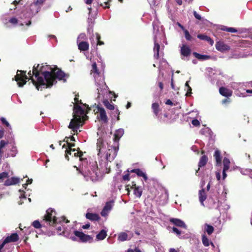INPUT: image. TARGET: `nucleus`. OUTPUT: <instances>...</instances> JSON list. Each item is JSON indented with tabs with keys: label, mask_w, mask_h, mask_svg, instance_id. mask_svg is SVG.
I'll return each instance as SVG.
<instances>
[{
	"label": "nucleus",
	"mask_w": 252,
	"mask_h": 252,
	"mask_svg": "<svg viewBox=\"0 0 252 252\" xmlns=\"http://www.w3.org/2000/svg\"><path fill=\"white\" fill-rule=\"evenodd\" d=\"M91 74H93L96 85L97 87V96L96 99L98 102L102 101L104 106L107 108L109 110H114V105L111 104L106 99L108 92H109V93H111V92L108 90V88L104 82V77L103 75L100 74V72H98L95 63H94L92 64Z\"/></svg>",
	"instance_id": "f257e3e1"
},
{
	"label": "nucleus",
	"mask_w": 252,
	"mask_h": 252,
	"mask_svg": "<svg viewBox=\"0 0 252 252\" xmlns=\"http://www.w3.org/2000/svg\"><path fill=\"white\" fill-rule=\"evenodd\" d=\"M96 144L99 165L107 169L108 163L113 160L116 157L118 147L109 145L100 138L97 139Z\"/></svg>",
	"instance_id": "f03ea898"
},
{
	"label": "nucleus",
	"mask_w": 252,
	"mask_h": 252,
	"mask_svg": "<svg viewBox=\"0 0 252 252\" xmlns=\"http://www.w3.org/2000/svg\"><path fill=\"white\" fill-rule=\"evenodd\" d=\"M53 68L47 64H38L33 67V73L38 83L46 88L50 87L54 85V78L52 71Z\"/></svg>",
	"instance_id": "7ed1b4c3"
},
{
	"label": "nucleus",
	"mask_w": 252,
	"mask_h": 252,
	"mask_svg": "<svg viewBox=\"0 0 252 252\" xmlns=\"http://www.w3.org/2000/svg\"><path fill=\"white\" fill-rule=\"evenodd\" d=\"M74 101L75 104L74 106L73 119H71L68 127L73 131H77L83 121L87 119V109L89 110V108L86 104H82L81 100H78L77 95H75Z\"/></svg>",
	"instance_id": "20e7f679"
},
{
	"label": "nucleus",
	"mask_w": 252,
	"mask_h": 252,
	"mask_svg": "<svg viewBox=\"0 0 252 252\" xmlns=\"http://www.w3.org/2000/svg\"><path fill=\"white\" fill-rule=\"evenodd\" d=\"M64 217L57 218L55 211L52 209H48L46 211V213L44 216L43 220L50 225H54L57 223H61L64 221Z\"/></svg>",
	"instance_id": "39448f33"
},
{
	"label": "nucleus",
	"mask_w": 252,
	"mask_h": 252,
	"mask_svg": "<svg viewBox=\"0 0 252 252\" xmlns=\"http://www.w3.org/2000/svg\"><path fill=\"white\" fill-rule=\"evenodd\" d=\"M66 144L67 145V148L65 147V143H64L62 146L63 148H65V158L67 160L69 159L68 155L73 154L74 157H78L80 158V160H82V156L83 155L82 152L78 151L75 149H71L72 147L74 146V144H70L68 143V140L66 141Z\"/></svg>",
	"instance_id": "423d86ee"
},
{
	"label": "nucleus",
	"mask_w": 252,
	"mask_h": 252,
	"mask_svg": "<svg viewBox=\"0 0 252 252\" xmlns=\"http://www.w3.org/2000/svg\"><path fill=\"white\" fill-rule=\"evenodd\" d=\"M153 29H154V32H155L156 31H157V32L156 33V34L154 36V44L155 46L154 47V58L155 59H158L159 57V48H160V45L158 42L157 37L158 35V21H154L153 24Z\"/></svg>",
	"instance_id": "0eeeda50"
},
{
	"label": "nucleus",
	"mask_w": 252,
	"mask_h": 252,
	"mask_svg": "<svg viewBox=\"0 0 252 252\" xmlns=\"http://www.w3.org/2000/svg\"><path fill=\"white\" fill-rule=\"evenodd\" d=\"M45 0H34V3L30 6V12H28L26 15V18L31 19L34 15L36 14L39 10L38 5L42 3Z\"/></svg>",
	"instance_id": "6e6552de"
},
{
	"label": "nucleus",
	"mask_w": 252,
	"mask_h": 252,
	"mask_svg": "<svg viewBox=\"0 0 252 252\" xmlns=\"http://www.w3.org/2000/svg\"><path fill=\"white\" fill-rule=\"evenodd\" d=\"M19 240V236L16 233L12 234L11 235L6 237L4 240L0 241V250L1 249L5 250V245L10 242H16Z\"/></svg>",
	"instance_id": "1a4fd4ad"
},
{
	"label": "nucleus",
	"mask_w": 252,
	"mask_h": 252,
	"mask_svg": "<svg viewBox=\"0 0 252 252\" xmlns=\"http://www.w3.org/2000/svg\"><path fill=\"white\" fill-rule=\"evenodd\" d=\"M28 77L26 75V72L20 70H18L17 74L15 76V80L17 82L19 87H22L26 83V79Z\"/></svg>",
	"instance_id": "9d476101"
},
{
	"label": "nucleus",
	"mask_w": 252,
	"mask_h": 252,
	"mask_svg": "<svg viewBox=\"0 0 252 252\" xmlns=\"http://www.w3.org/2000/svg\"><path fill=\"white\" fill-rule=\"evenodd\" d=\"M52 75L55 78V81L54 82V84L57 82L56 79H58L59 80H64V77L65 76V74L64 72H63L61 70L59 69L58 68H53L52 71Z\"/></svg>",
	"instance_id": "9b49d317"
},
{
	"label": "nucleus",
	"mask_w": 252,
	"mask_h": 252,
	"mask_svg": "<svg viewBox=\"0 0 252 252\" xmlns=\"http://www.w3.org/2000/svg\"><path fill=\"white\" fill-rule=\"evenodd\" d=\"M97 113V117L100 119L104 123H107L108 121L107 117L106 115V113L104 109V108L97 106V111L96 112Z\"/></svg>",
	"instance_id": "f8f14e48"
},
{
	"label": "nucleus",
	"mask_w": 252,
	"mask_h": 252,
	"mask_svg": "<svg viewBox=\"0 0 252 252\" xmlns=\"http://www.w3.org/2000/svg\"><path fill=\"white\" fill-rule=\"evenodd\" d=\"M74 233L75 236L78 237L79 240L82 242H87L92 239L90 236L85 234L82 232L74 231Z\"/></svg>",
	"instance_id": "ddd939ff"
},
{
	"label": "nucleus",
	"mask_w": 252,
	"mask_h": 252,
	"mask_svg": "<svg viewBox=\"0 0 252 252\" xmlns=\"http://www.w3.org/2000/svg\"><path fill=\"white\" fill-rule=\"evenodd\" d=\"M8 152L6 154H4V157L2 158H8L9 157H14L16 156L17 153V150L16 147L14 145V144H12L8 146Z\"/></svg>",
	"instance_id": "4468645a"
},
{
	"label": "nucleus",
	"mask_w": 252,
	"mask_h": 252,
	"mask_svg": "<svg viewBox=\"0 0 252 252\" xmlns=\"http://www.w3.org/2000/svg\"><path fill=\"white\" fill-rule=\"evenodd\" d=\"M113 201L107 202L101 212V216L103 217H106V216H107L109 212L111 210L113 207Z\"/></svg>",
	"instance_id": "2eb2a0df"
},
{
	"label": "nucleus",
	"mask_w": 252,
	"mask_h": 252,
	"mask_svg": "<svg viewBox=\"0 0 252 252\" xmlns=\"http://www.w3.org/2000/svg\"><path fill=\"white\" fill-rule=\"evenodd\" d=\"M169 220L171 223L177 226L187 228V225L181 220L179 219L171 218Z\"/></svg>",
	"instance_id": "dca6fc26"
},
{
	"label": "nucleus",
	"mask_w": 252,
	"mask_h": 252,
	"mask_svg": "<svg viewBox=\"0 0 252 252\" xmlns=\"http://www.w3.org/2000/svg\"><path fill=\"white\" fill-rule=\"evenodd\" d=\"M216 48L217 50L220 52H224L230 49V47L228 45L222 42H217L216 44Z\"/></svg>",
	"instance_id": "f3484780"
},
{
	"label": "nucleus",
	"mask_w": 252,
	"mask_h": 252,
	"mask_svg": "<svg viewBox=\"0 0 252 252\" xmlns=\"http://www.w3.org/2000/svg\"><path fill=\"white\" fill-rule=\"evenodd\" d=\"M132 236V235L131 233L130 235H128L126 232H122L118 234V240L121 242H124L125 241L129 240L131 238Z\"/></svg>",
	"instance_id": "a211bd4d"
},
{
	"label": "nucleus",
	"mask_w": 252,
	"mask_h": 252,
	"mask_svg": "<svg viewBox=\"0 0 252 252\" xmlns=\"http://www.w3.org/2000/svg\"><path fill=\"white\" fill-rule=\"evenodd\" d=\"M20 182L19 178L17 177H12L11 178H8L4 182V185L6 186H9L11 185H14Z\"/></svg>",
	"instance_id": "6ab92c4d"
},
{
	"label": "nucleus",
	"mask_w": 252,
	"mask_h": 252,
	"mask_svg": "<svg viewBox=\"0 0 252 252\" xmlns=\"http://www.w3.org/2000/svg\"><path fill=\"white\" fill-rule=\"evenodd\" d=\"M9 22L13 25L19 24V25L22 26H23L24 24L28 26L31 24V22L30 20H29L28 22L25 21L24 22H23L20 19L18 20L16 18H12L9 20Z\"/></svg>",
	"instance_id": "aec40b11"
},
{
	"label": "nucleus",
	"mask_w": 252,
	"mask_h": 252,
	"mask_svg": "<svg viewBox=\"0 0 252 252\" xmlns=\"http://www.w3.org/2000/svg\"><path fill=\"white\" fill-rule=\"evenodd\" d=\"M190 53L191 50L190 48L185 44H183L181 48V55L185 57H188L190 55Z\"/></svg>",
	"instance_id": "412c9836"
},
{
	"label": "nucleus",
	"mask_w": 252,
	"mask_h": 252,
	"mask_svg": "<svg viewBox=\"0 0 252 252\" xmlns=\"http://www.w3.org/2000/svg\"><path fill=\"white\" fill-rule=\"evenodd\" d=\"M219 92L221 95L225 97L230 96L232 94L231 90L222 87L220 88Z\"/></svg>",
	"instance_id": "4be33fe9"
},
{
	"label": "nucleus",
	"mask_w": 252,
	"mask_h": 252,
	"mask_svg": "<svg viewBox=\"0 0 252 252\" xmlns=\"http://www.w3.org/2000/svg\"><path fill=\"white\" fill-rule=\"evenodd\" d=\"M130 172L136 173L138 176L143 177L145 181L148 180V177L146 174L139 169H132Z\"/></svg>",
	"instance_id": "5701e85b"
},
{
	"label": "nucleus",
	"mask_w": 252,
	"mask_h": 252,
	"mask_svg": "<svg viewBox=\"0 0 252 252\" xmlns=\"http://www.w3.org/2000/svg\"><path fill=\"white\" fill-rule=\"evenodd\" d=\"M124 134V129L123 128H119L116 130L114 134V140L118 142Z\"/></svg>",
	"instance_id": "b1692460"
},
{
	"label": "nucleus",
	"mask_w": 252,
	"mask_h": 252,
	"mask_svg": "<svg viewBox=\"0 0 252 252\" xmlns=\"http://www.w3.org/2000/svg\"><path fill=\"white\" fill-rule=\"evenodd\" d=\"M78 49L80 51H85L89 49V45L87 42L81 41L80 42L77 43Z\"/></svg>",
	"instance_id": "393cba45"
},
{
	"label": "nucleus",
	"mask_w": 252,
	"mask_h": 252,
	"mask_svg": "<svg viewBox=\"0 0 252 252\" xmlns=\"http://www.w3.org/2000/svg\"><path fill=\"white\" fill-rule=\"evenodd\" d=\"M84 176L86 180H91L93 182L95 181L96 180V177H97V173L94 171L93 173L89 172V173L84 174Z\"/></svg>",
	"instance_id": "a878e982"
},
{
	"label": "nucleus",
	"mask_w": 252,
	"mask_h": 252,
	"mask_svg": "<svg viewBox=\"0 0 252 252\" xmlns=\"http://www.w3.org/2000/svg\"><path fill=\"white\" fill-rule=\"evenodd\" d=\"M214 157L216 161V165L217 166L220 165L221 163V157L220 151L218 150H216L214 153Z\"/></svg>",
	"instance_id": "bb28decb"
},
{
	"label": "nucleus",
	"mask_w": 252,
	"mask_h": 252,
	"mask_svg": "<svg viewBox=\"0 0 252 252\" xmlns=\"http://www.w3.org/2000/svg\"><path fill=\"white\" fill-rule=\"evenodd\" d=\"M28 75H29V76L30 77L29 79H31L32 80L33 84H34L36 86V89L38 90H40L41 87L42 86L40 85L39 83H38L37 80H36V81L33 78V75L35 76V74L33 73V70L32 71H30L28 72Z\"/></svg>",
	"instance_id": "cd10ccee"
},
{
	"label": "nucleus",
	"mask_w": 252,
	"mask_h": 252,
	"mask_svg": "<svg viewBox=\"0 0 252 252\" xmlns=\"http://www.w3.org/2000/svg\"><path fill=\"white\" fill-rule=\"evenodd\" d=\"M95 40L93 39V38H91V41L92 45L94 44L95 43V42H96V45H102L104 44V42L103 41H101L100 40V35L96 33L95 34Z\"/></svg>",
	"instance_id": "c85d7f7f"
},
{
	"label": "nucleus",
	"mask_w": 252,
	"mask_h": 252,
	"mask_svg": "<svg viewBox=\"0 0 252 252\" xmlns=\"http://www.w3.org/2000/svg\"><path fill=\"white\" fill-rule=\"evenodd\" d=\"M7 145V142L4 140H1L0 142V159L4 157V151L3 148Z\"/></svg>",
	"instance_id": "c756f323"
},
{
	"label": "nucleus",
	"mask_w": 252,
	"mask_h": 252,
	"mask_svg": "<svg viewBox=\"0 0 252 252\" xmlns=\"http://www.w3.org/2000/svg\"><path fill=\"white\" fill-rule=\"evenodd\" d=\"M214 227L207 223H205L204 225V230L205 232H206L208 235H210L212 234L214 231Z\"/></svg>",
	"instance_id": "7c9ffc66"
},
{
	"label": "nucleus",
	"mask_w": 252,
	"mask_h": 252,
	"mask_svg": "<svg viewBox=\"0 0 252 252\" xmlns=\"http://www.w3.org/2000/svg\"><path fill=\"white\" fill-rule=\"evenodd\" d=\"M199 201L202 205L204 206L203 202L206 198V194L204 189H202L199 191Z\"/></svg>",
	"instance_id": "2f4dec72"
},
{
	"label": "nucleus",
	"mask_w": 252,
	"mask_h": 252,
	"mask_svg": "<svg viewBox=\"0 0 252 252\" xmlns=\"http://www.w3.org/2000/svg\"><path fill=\"white\" fill-rule=\"evenodd\" d=\"M86 217L87 219L91 220H97L99 219V216L96 214H93L88 213L86 214Z\"/></svg>",
	"instance_id": "473e14b6"
},
{
	"label": "nucleus",
	"mask_w": 252,
	"mask_h": 252,
	"mask_svg": "<svg viewBox=\"0 0 252 252\" xmlns=\"http://www.w3.org/2000/svg\"><path fill=\"white\" fill-rule=\"evenodd\" d=\"M193 55L195 58L200 60H207L211 59V57L209 56L201 55L196 52H193Z\"/></svg>",
	"instance_id": "72a5a7b5"
},
{
	"label": "nucleus",
	"mask_w": 252,
	"mask_h": 252,
	"mask_svg": "<svg viewBox=\"0 0 252 252\" xmlns=\"http://www.w3.org/2000/svg\"><path fill=\"white\" fill-rule=\"evenodd\" d=\"M133 186H134V194L137 197H139V198L140 197V196L142 195V188L140 187H136L135 184Z\"/></svg>",
	"instance_id": "f704fd0d"
},
{
	"label": "nucleus",
	"mask_w": 252,
	"mask_h": 252,
	"mask_svg": "<svg viewBox=\"0 0 252 252\" xmlns=\"http://www.w3.org/2000/svg\"><path fill=\"white\" fill-rule=\"evenodd\" d=\"M197 37L198 38H199L200 39L208 41L211 45H213V44L214 43L213 40H212L210 37H209L207 35H203V34H198L197 35Z\"/></svg>",
	"instance_id": "c9c22d12"
},
{
	"label": "nucleus",
	"mask_w": 252,
	"mask_h": 252,
	"mask_svg": "<svg viewBox=\"0 0 252 252\" xmlns=\"http://www.w3.org/2000/svg\"><path fill=\"white\" fill-rule=\"evenodd\" d=\"M107 236L106 231L104 230H102L100 232L96 235V239L98 240H102L104 239Z\"/></svg>",
	"instance_id": "e433bc0d"
},
{
	"label": "nucleus",
	"mask_w": 252,
	"mask_h": 252,
	"mask_svg": "<svg viewBox=\"0 0 252 252\" xmlns=\"http://www.w3.org/2000/svg\"><path fill=\"white\" fill-rule=\"evenodd\" d=\"M208 161V158L206 156L204 155L202 156L200 159L199 162L198 163V166L199 167H201L204 166L207 163Z\"/></svg>",
	"instance_id": "4c0bfd02"
},
{
	"label": "nucleus",
	"mask_w": 252,
	"mask_h": 252,
	"mask_svg": "<svg viewBox=\"0 0 252 252\" xmlns=\"http://www.w3.org/2000/svg\"><path fill=\"white\" fill-rule=\"evenodd\" d=\"M202 242L205 247L209 246L211 243L205 234L202 235Z\"/></svg>",
	"instance_id": "58836bf2"
},
{
	"label": "nucleus",
	"mask_w": 252,
	"mask_h": 252,
	"mask_svg": "<svg viewBox=\"0 0 252 252\" xmlns=\"http://www.w3.org/2000/svg\"><path fill=\"white\" fill-rule=\"evenodd\" d=\"M230 162L229 159L227 158H224L223 160V169L228 170L230 167Z\"/></svg>",
	"instance_id": "ea45409f"
},
{
	"label": "nucleus",
	"mask_w": 252,
	"mask_h": 252,
	"mask_svg": "<svg viewBox=\"0 0 252 252\" xmlns=\"http://www.w3.org/2000/svg\"><path fill=\"white\" fill-rule=\"evenodd\" d=\"M152 108L153 110L154 113L156 115H157L158 113L159 105L157 103H153L152 104Z\"/></svg>",
	"instance_id": "a19ab883"
},
{
	"label": "nucleus",
	"mask_w": 252,
	"mask_h": 252,
	"mask_svg": "<svg viewBox=\"0 0 252 252\" xmlns=\"http://www.w3.org/2000/svg\"><path fill=\"white\" fill-rule=\"evenodd\" d=\"M9 177L8 173L6 172H3L0 173V182H2L4 179Z\"/></svg>",
	"instance_id": "79ce46f5"
},
{
	"label": "nucleus",
	"mask_w": 252,
	"mask_h": 252,
	"mask_svg": "<svg viewBox=\"0 0 252 252\" xmlns=\"http://www.w3.org/2000/svg\"><path fill=\"white\" fill-rule=\"evenodd\" d=\"M32 225L35 228H40L41 227V224H40V222L37 220H34L32 222Z\"/></svg>",
	"instance_id": "37998d69"
},
{
	"label": "nucleus",
	"mask_w": 252,
	"mask_h": 252,
	"mask_svg": "<svg viewBox=\"0 0 252 252\" xmlns=\"http://www.w3.org/2000/svg\"><path fill=\"white\" fill-rule=\"evenodd\" d=\"M184 32L186 39L188 40H190L191 39V36L190 35L189 32L187 30H185L184 31Z\"/></svg>",
	"instance_id": "c03bdc74"
},
{
	"label": "nucleus",
	"mask_w": 252,
	"mask_h": 252,
	"mask_svg": "<svg viewBox=\"0 0 252 252\" xmlns=\"http://www.w3.org/2000/svg\"><path fill=\"white\" fill-rule=\"evenodd\" d=\"M193 15L195 17V18L197 19V20H200V21H202L203 20V18L199 15L198 14L196 11H194L193 12Z\"/></svg>",
	"instance_id": "a18cd8bd"
},
{
	"label": "nucleus",
	"mask_w": 252,
	"mask_h": 252,
	"mask_svg": "<svg viewBox=\"0 0 252 252\" xmlns=\"http://www.w3.org/2000/svg\"><path fill=\"white\" fill-rule=\"evenodd\" d=\"M85 38H86V35L85 33L80 34L77 38V43L80 42L79 41L80 40L85 39Z\"/></svg>",
	"instance_id": "49530a36"
},
{
	"label": "nucleus",
	"mask_w": 252,
	"mask_h": 252,
	"mask_svg": "<svg viewBox=\"0 0 252 252\" xmlns=\"http://www.w3.org/2000/svg\"><path fill=\"white\" fill-rule=\"evenodd\" d=\"M0 121L2 123V124H5L7 126L9 127L10 126V124L9 123L6 121V120L3 118L2 117L0 118Z\"/></svg>",
	"instance_id": "de8ad7c7"
},
{
	"label": "nucleus",
	"mask_w": 252,
	"mask_h": 252,
	"mask_svg": "<svg viewBox=\"0 0 252 252\" xmlns=\"http://www.w3.org/2000/svg\"><path fill=\"white\" fill-rule=\"evenodd\" d=\"M172 230H173V232L176 233L178 236H180L181 232L178 228L174 227H173Z\"/></svg>",
	"instance_id": "09e8293b"
},
{
	"label": "nucleus",
	"mask_w": 252,
	"mask_h": 252,
	"mask_svg": "<svg viewBox=\"0 0 252 252\" xmlns=\"http://www.w3.org/2000/svg\"><path fill=\"white\" fill-rule=\"evenodd\" d=\"M192 124L195 126H199L200 125V122L197 119H194L191 122Z\"/></svg>",
	"instance_id": "8fccbe9b"
},
{
	"label": "nucleus",
	"mask_w": 252,
	"mask_h": 252,
	"mask_svg": "<svg viewBox=\"0 0 252 252\" xmlns=\"http://www.w3.org/2000/svg\"><path fill=\"white\" fill-rule=\"evenodd\" d=\"M32 179H28L27 181V183L24 184L23 185V187L25 189H26L28 185L31 184L32 183Z\"/></svg>",
	"instance_id": "3c124183"
},
{
	"label": "nucleus",
	"mask_w": 252,
	"mask_h": 252,
	"mask_svg": "<svg viewBox=\"0 0 252 252\" xmlns=\"http://www.w3.org/2000/svg\"><path fill=\"white\" fill-rule=\"evenodd\" d=\"M108 1L109 0H106V1L104 2V5H103L101 0H98V3H99L101 6H104V7L106 8L108 7V6H107Z\"/></svg>",
	"instance_id": "603ef678"
},
{
	"label": "nucleus",
	"mask_w": 252,
	"mask_h": 252,
	"mask_svg": "<svg viewBox=\"0 0 252 252\" xmlns=\"http://www.w3.org/2000/svg\"><path fill=\"white\" fill-rule=\"evenodd\" d=\"M126 252H142L138 248H135L134 249H129Z\"/></svg>",
	"instance_id": "864d4df0"
},
{
	"label": "nucleus",
	"mask_w": 252,
	"mask_h": 252,
	"mask_svg": "<svg viewBox=\"0 0 252 252\" xmlns=\"http://www.w3.org/2000/svg\"><path fill=\"white\" fill-rule=\"evenodd\" d=\"M187 90V93H186V95L187 96H189L190 95V94H191V88L190 86H188V88L186 89Z\"/></svg>",
	"instance_id": "5fc2aeb1"
},
{
	"label": "nucleus",
	"mask_w": 252,
	"mask_h": 252,
	"mask_svg": "<svg viewBox=\"0 0 252 252\" xmlns=\"http://www.w3.org/2000/svg\"><path fill=\"white\" fill-rule=\"evenodd\" d=\"M228 32H232V33H235L237 32V30L233 28H230L228 29H227Z\"/></svg>",
	"instance_id": "6e6d98bb"
},
{
	"label": "nucleus",
	"mask_w": 252,
	"mask_h": 252,
	"mask_svg": "<svg viewBox=\"0 0 252 252\" xmlns=\"http://www.w3.org/2000/svg\"><path fill=\"white\" fill-rule=\"evenodd\" d=\"M241 57H243V56H241L239 54H233L231 57H230V58H241Z\"/></svg>",
	"instance_id": "4d7b16f0"
},
{
	"label": "nucleus",
	"mask_w": 252,
	"mask_h": 252,
	"mask_svg": "<svg viewBox=\"0 0 252 252\" xmlns=\"http://www.w3.org/2000/svg\"><path fill=\"white\" fill-rule=\"evenodd\" d=\"M123 180L125 181H128L129 180V174H126L123 176Z\"/></svg>",
	"instance_id": "13d9d810"
},
{
	"label": "nucleus",
	"mask_w": 252,
	"mask_h": 252,
	"mask_svg": "<svg viewBox=\"0 0 252 252\" xmlns=\"http://www.w3.org/2000/svg\"><path fill=\"white\" fill-rule=\"evenodd\" d=\"M227 170H228L223 169V171H222V179H223V180H224L226 178V177H227V174L226 173V172Z\"/></svg>",
	"instance_id": "bf43d9fd"
},
{
	"label": "nucleus",
	"mask_w": 252,
	"mask_h": 252,
	"mask_svg": "<svg viewBox=\"0 0 252 252\" xmlns=\"http://www.w3.org/2000/svg\"><path fill=\"white\" fill-rule=\"evenodd\" d=\"M216 178L218 181H220V172H217L216 173Z\"/></svg>",
	"instance_id": "052dcab7"
},
{
	"label": "nucleus",
	"mask_w": 252,
	"mask_h": 252,
	"mask_svg": "<svg viewBox=\"0 0 252 252\" xmlns=\"http://www.w3.org/2000/svg\"><path fill=\"white\" fill-rule=\"evenodd\" d=\"M165 104H167V105H171V106H172L173 105V102L170 99L167 100L166 102H165Z\"/></svg>",
	"instance_id": "680f3d73"
},
{
	"label": "nucleus",
	"mask_w": 252,
	"mask_h": 252,
	"mask_svg": "<svg viewBox=\"0 0 252 252\" xmlns=\"http://www.w3.org/2000/svg\"><path fill=\"white\" fill-rule=\"evenodd\" d=\"M90 224L87 223V224H86L85 225H83L82 226V228L83 229H88V228H89L90 227Z\"/></svg>",
	"instance_id": "e2e57ef3"
},
{
	"label": "nucleus",
	"mask_w": 252,
	"mask_h": 252,
	"mask_svg": "<svg viewBox=\"0 0 252 252\" xmlns=\"http://www.w3.org/2000/svg\"><path fill=\"white\" fill-rule=\"evenodd\" d=\"M158 86H159V88L160 89L161 91L162 90V89L163 88V85L162 82H160L158 83Z\"/></svg>",
	"instance_id": "0e129e2a"
},
{
	"label": "nucleus",
	"mask_w": 252,
	"mask_h": 252,
	"mask_svg": "<svg viewBox=\"0 0 252 252\" xmlns=\"http://www.w3.org/2000/svg\"><path fill=\"white\" fill-rule=\"evenodd\" d=\"M177 25L184 31L186 29H185L184 27L179 23H177Z\"/></svg>",
	"instance_id": "69168bd1"
},
{
	"label": "nucleus",
	"mask_w": 252,
	"mask_h": 252,
	"mask_svg": "<svg viewBox=\"0 0 252 252\" xmlns=\"http://www.w3.org/2000/svg\"><path fill=\"white\" fill-rule=\"evenodd\" d=\"M93 0H85V3L87 4H90L92 3Z\"/></svg>",
	"instance_id": "338daca9"
},
{
	"label": "nucleus",
	"mask_w": 252,
	"mask_h": 252,
	"mask_svg": "<svg viewBox=\"0 0 252 252\" xmlns=\"http://www.w3.org/2000/svg\"><path fill=\"white\" fill-rule=\"evenodd\" d=\"M169 252H178L174 248H171L169 249Z\"/></svg>",
	"instance_id": "774afa93"
}]
</instances>
